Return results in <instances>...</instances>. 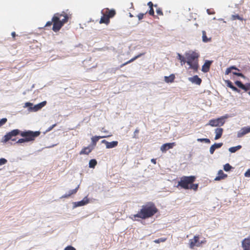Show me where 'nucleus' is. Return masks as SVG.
<instances>
[{
    "mask_svg": "<svg viewBox=\"0 0 250 250\" xmlns=\"http://www.w3.org/2000/svg\"><path fill=\"white\" fill-rule=\"evenodd\" d=\"M110 136H111V135H107V136H94V137H92L91 138V142H92V144L93 145L92 146H96V143L99 141V140L100 138H106V137H109Z\"/></svg>",
    "mask_w": 250,
    "mask_h": 250,
    "instance_id": "obj_17",
    "label": "nucleus"
},
{
    "mask_svg": "<svg viewBox=\"0 0 250 250\" xmlns=\"http://www.w3.org/2000/svg\"><path fill=\"white\" fill-rule=\"evenodd\" d=\"M89 199L87 196H85L80 201L73 202V208H74L78 207L83 206L89 203Z\"/></svg>",
    "mask_w": 250,
    "mask_h": 250,
    "instance_id": "obj_9",
    "label": "nucleus"
},
{
    "mask_svg": "<svg viewBox=\"0 0 250 250\" xmlns=\"http://www.w3.org/2000/svg\"><path fill=\"white\" fill-rule=\"evenodd\" d=\"M198 184H191L189 186L190 189H192L194 190H196L198 188Z\"/></svg>",
    "mask_w": 250,
    "mask_h": 250,
    "instance_id": "obj_37",
    "label": "nucleus"
},
{
    "mask_svg": "<svg viewBox=\"0 0 250 250\" xmlns=\"http://www.w3.org/2000/svg\"><path fill=\"white\" fill-rule=\"evenodd\" d=\"M195 180V177L194 176H183L178 182V186L184 189H189L190 185L194 182Z\"/></svg>",
    "mask_w": 250,
    "mask_h": 250,
    "instance_id": "obj_4",
    "label": "nucleus"
},
{
    "mask_svg": "<svg viewBox=\"0 0 250 250\" xmlns=\"http://www.w3.org/2000/svg\"><path fill=\"white\" fill-rule=\"evenodd\" d=\"M97 163V161L95 159H91L89 162V167L90 168H94Z\"/></svg>",
    "mask_w": 250,
    "mask_h": 250,
    "instance_id": "obj_29",
    "label": "nucleus"
},
{
    "mask_svg": "<svg viewBox=\"0 0 250 250\" xmlns=\"http://www.w3.org/2000/svg\"><path fill=\"white\" fill-rule=\"evenodd\" d=\"M20 133V130L18 129L12 130L11 131L7 133L4 136V140L2 142L6 143L11 139L13 137L16 136Z\"/></svg>",
    "mask_w": 250,
    "mask_h": 250,
    "instance_id": "obj_8",
    "label": "nucleus"
},
{
    "mask_svg": "<svg viewBox=\"0 0 250 250\" xmlns=\"http://www.w3.org/2000/svg\"><path fill=\"white\" fill-rule=\"evenodd\" d=\"M151 162L153 163V164H156V159H152L151 160Z\"/></svg>",
    "mask_w": 250,
    "mask_h": 250,
    "instance_id": "obj_58",
    "label": "nucleus"
},
{
    "mask_svg": "<svg viewBox=\"0 0 250 250\" xmlns=\"http://www.w3.org/2000/svg\"><path fill=\"white\" fill-rule=\"evenodd\" d=\"M147 5L149 7V8H150V7H153V4L151 1H149L147 3Z\"/></svg>",
    "mask_w": 250,
    "mask_h": 250,
    "instance_id": "obj_55",
    "label": "nucleus"
},
{
    "mask_svg": "<svg viewBox=\"0 0 250 250\" xmlns=\"http://www.w3.org/2000/svg\"><path fill=\"white\" fill-rule=\"evenodd\" d=\"M60 15H62L61 16L64 17V19H63L62 21L61 20V22L62 23V25L64 23H66L68 19V16L64 13V12H62V14H61Z\"/></svg>",
    "mask_w": 250,
    "mask_h": 250,
    "instance_id": "obj_30",
    "label": "nucleus"
},
{
    "mask_svg": "<svg viewBox=\"0 0 250 250\" xmlns=\"http://www.w3.org/2000/svg\"><path fill=\"white\" fill-rule=\"evenodd\" d=\"M218 20L223 21L224 22H226V21L223 19H219Z\"/></svg>",
    "mask_w": 250,
    "mask_h": 250,
    "instance_id": "obj_64",
    "label": "nucleus"
},
{
    "mask_svg": "<svg viewBox=\"0 0 250 250\" xmlns=\"http://www.w3.org/2000/svg\"><path fill=\"white\" fill-rule=\"evenodd\" d=\"M235 84L239 88L242 89H244V84L242 83L240 81H236L235 82Z\"/></svg>",
    "mask_w": 250,
    "mask_h": 250,
    "instance_id": "obj_33",
    "label": "nucleus"
},
{
    "mask_svg": "<svg viewBox=\"0 0 250 250\" xmlns=\"http://www.w3.org/2000/svg\"><path fill=\"white\" fill-rule=\"evenodd\" d=\"M118 144V141H112L111 142H108V143H107L106 148H108V149L112 148H114V147H115L116 146H117Z\"/></svg>",
    "mask_w": 250,
    "mask_h": 250,
    "instance_id": "obj_24",
    "label": "nucleus"
},
{
    "mask_svg": "<svg viewBox=\"0 0 250 250\" xmlns=\"http://www.w3.org/2000/svg\"><path fill=\"white\" fill-rule=\"evenodd\" d=\"M197 141L199 142H205V143L209 144L210 143V141L208 138H198Z\"/></svg>",
    "mask_w": 250,
    "mask_h": 250,
    "instance_id": "obj_32",
    "label": "nucleus"
},
{
    "mask_svg": "<svg viewBox=\"0 0 250 250\" xmlns=\"http://www.w3.org/2000/svg\"><path fill=\"white\" fill-rule=\"evenodd\" d=\"M79 188V185H78L75 189L70 190L71 193L70 194H73L77 192L78 188Z\"/></svg>",
    "mask_w": 250,
    "mask_h": 250,
    "instance_id": "obj_42",
    "label": "nucleus"
},
{
    "mask_svg": "<svg viewBox=\"0 0 250 250\" xmlns=\"http://www.w3.org/2000/svg\"><path fill=\"white\" fill-rule=\"evenodd\" d=\"M187 59V63L189 66V68L197 70L198 68V58L199 54L193 51L186 52L185 54Z\"/></svg>",
    "mask_w": 250,
    "mask_h": 250,
    "instance_id": "obj_2",
    "label": "nucleus"
},
{
    "mask_svg": "<svg viewBox=\"0 0 250 250\" xmlns=\"http://www.w3.org/2000/svg\"><path fill=\"white\" fill-rule=\"evenodd\" d=\"M144 14L143 13H140L138 15L137 17L138 18L139 20H142L144 17Z\"/></svg>",
    "mask_w": 250,
    "mask_h": 250,
    "instance_id": "obj_50",
    "label": "nucleus"
},
{
    "mask_svg": "<svg viewBox=\"0 0 250 250\" xmlns=\"http://www.w3.org/2000/svg\"><path fill=\"white\" fill-rule=\"evenodd\" d=\"M109 22V17L107 16L104 15L100 19V23H105L107 24Z\"/></svg>",
    "mask_w": 250,
    "mask_h": 250,
    "instance_id": "obj_27",
    "label": "nucleus"
},
{
    "mask_svg": "<svg viewBox=\"0 0 250 250\" xmlns=\"http://www.w3.org/2000/svg\"><path fill=\"white\" fill-rule=\"evenodd\" d=\"M223 132V129L222 128H217L215 129V136L214 138L215 140H218L220 138L222 135Z\"/></svg>",
    "mask_w": 250,
    "mask_h": 250,
    "instance_id": "obj_19",
    "label": "nucleus"
},
{
    "mask_svg": "<svg viewBox=\"0 0 250 250\" xmlns=\"http://www.w3.org/2000/svg\"><path fill=\"white\" fill-rule=\"evenodd\" d=\"M250 89V83H247L246 85H244V90L245 91H248Z\"/></svg>",
    "mask_w": 250,
    "mask_h": 250,
    "instance_id": "obj_40",
    "label": "nucleus"
},
{
    "mask_svg": "<svg viewBox=\"0 0 250 250\" xmlns=\"http://www.w3.org/2000/svg\"><path fill=\"white\" fill-rule=\"evenodd\" d=\"M225 83H226L227 86L229 87L230 88H231L232 90H233L237 93L240 92V90L239 89H238L237 87L234 86L233 85V83H232V82L231 81H230L229 80H226L225 81Z\"/></svg>",
    "mask_w": 250,
    "mask_h": 250,
    "instance_id": "obj_18",
    "label": "nucleus"
},
{
    "mask_svg": "<svg viewBox=\"0 0 250 250\" xmlns=\"http://www.w3.org/2000/svg\"><path fill=\"white\" fill-rule=\"evenodd\" d=\"M175 145V143H168L163 144L160 147V150L163 152H166L168 149L173 148Z\"/></svg>",
    "mask_w": 250,
    "mask_h": 250,
    "instance_id": "obj_11",
    "label": "nucleus"
},
{
    "mask_svg": "<svg viewBox=\"0 0 250 250\" xmlns=\"http://www.w3.org/2000/svg\"><path fill=\"white\" fill-rule=\"evenodd\" d=\"M139 132V130L138 129H136L134 132V135L133 138H137L138 137L136 136V134L138 133Z\"/></svg>",
    "mask_w": 250,
    "mask_h": 250,
    "instance_id": "obj_49",
    "label": "nucleus"
},
{
    "mask_svg": "<svg viewBox=\"0 0 250 250\" xmlns=\"http://www.w3.org/2000/svg\"><path fill=\"white\" fill-rule=\"evenodd\" d=\"M102 131L104 132H107V131L106 130H104V128H102Z\"/></svg>",
    "mask_w": 250,
    "mask_h": 250,
    "instance_id": "obj_62",
    "label": "nucleus"
},
{
    "mask_svg": "<svg viewBox=\"0 0 250 250\" xmlns=\"http://www.w3.org/2000/svg\"><path fill=\"white\" fill-rule=\"evenodd\" d=\"M62 15H59V13L55 14L52 18V21H53V26L52 29L54 32H57L60 30L63 26L62 23L61 22L60 17Z\"/></svg>",
    "mask_w": 250,
    "mask_h": 250,
    "instance_id": "obj_7",
    "label": "nucleus"
},
{
    "mask_svg": "<svg viewBox=\"0 0 250 250\" xmlns=\"http://www.w3.org/2000/svg\"><path fill=\"white\" fill-rule=\"evenodd\" d=\"M245 176L247 177H250V169L247 170V171L244 174Z\"/></svg>",
    "mask_w": 250,
    "mask_h": 250,
    "instance_id": "obj_47",
    "label": "nucleus"
},
{
    "mask_svg": "<svg viewBox=\"0 0 250 250\" xmlns=\"http://www.w3.org/2000/svg\"><path fill=\"white\" fill-rule=\"evenodd\" d=\"M231 19H232V20H236V19L241 20V18L240 17V16L238 15H232Z\"/></svg>",
    "mask_w": 250,
    "mask_h": 250,
    "instance_id": "obj_41",
    "label": "nucleus"
},
{
    "mask_svg": "<svg viewBox=\"0 0 250 250\" xmlns=\"http://www.w3.org/2000/svg\"><path fill=\"white\" fill-rule=\"evenodd\" d=\"M11 35L13 38H14L16 36V33L15 32H13Z\"/></svg>",
    "mask_w": 250,
    "mask_h": 250,
    "instance_id": "obj_60",
    "label": "nucleus"
},
{
    "mask_svg": "<svg viewBox=\"0 0 250 250\" xmlns=\"http://www.w3.org/2000/svg\"><path fill=\"white\" fill-rule=\"evenodd\" d=\"M145 54V53H140L139 54V55L135 56L134 58H132L131 59H130L129 61L126 62L122 64L121 65V67L125 65L126 64L129 63H130L132 62H133L134 61H135V60H136L137 59L139 58V57H140L141 56L144 55Z\"/></svg>",
    "mask_w": 250,
    "mask_h": 250,
    "instance_id": "obj_23",
    "label": "nucleus"
},
{
    "mask_svg": "<svg viewBox=\"0 0 250 250\" xmlns=\"http://www.w3.org/2000/svg\"><path fill=\"white\" fill-rule=\"evenodd\" d=\"M211 62L212 61L206 60L205 63L202 66V71L204 72H207L208 71Z\"/></svg>",
    "mask_w": 250,
    "mask_h": 250,
    "instance_id": "obj_16",
    "label": "nucleus"
},
{
    "mask_svg": "<svg viewBox=\"0 0 250 250\" xmlns=\"http://www.w3.org/2000/svg\"><path fill=\"white\" fill-rule=\"evenodd\" d=\"M166 240V238H160L158 239H156L154 241V242L155 243H160L161 242H164Z\"/></svg>",
    "mask_w": 250,
    "mask_h": 250,
    "instance_id": "obj_36",
    "label": "nucleus"
},
{
    "mask_svg": "<svg viewBox=\"0 0 250 250\" xmlns=\"http://www.w3.org/2000/svg\"><path fill=\"white\" fill-rule=\"evenodd\" d=\"M148 13H149V15H150L151 16H153L154 15V11L153 9V7H150Z\"/></svg>",
    "mask_w": 250,
    "mask_h": 250,
    "instance_id": "obj_46",
    "label": "nucleus"
},
{
    "mask_svg": "<svg viewBox=\"0 0 250 250\" xmlns=\"http://www.w3.org/2000/svg\"><path fill=\"white\" fill-rule=\"evenodd\" d=\"M64 250H76V249L72 246H68L65 247Z\"/></svg>",
    "mask_w": 250,
    "mask_h": 250,
    "instance_id": "obj_43",
    "label": "nucleus"
},
{
    "mask_svg": "<svg viewBox=\"0 0 250 250\" xmlns=\"http://www.w3.org/2000/svg\"><path fill=\"white\" fill-rule=\"evenodd\" d=\"M244 250H250V238H245L242 242Z\"/></svg>",
    "mask_w": 250,
    "mask_h": 250,
    "instance_id": "obj_14",
    "label": "nucleus"
},
{
    "mask_svg": "<svg viewBox=\"0 0 250 250\" xmlns=\"http://www.w3.org/2000/svg\"><path fill=\"white\" fill-rule=\"evenodd\" d=\"M52 22H53V21H47V22H46V24H45V26L47 27V26H51V25H52Z\"/></svg>",
    "mask_w": 250,
    "mask_h": 250,
    "instance_id": "obj_52",
    "label": "nucleus"
},
{
    "mask_svg": "<svg viewBox=\"0 0 250 250\" xmlns=\"http://www.w3.org/2000/svg\"><path fill=\"white\" fill-rule=\"evenodd\" d=\"M175 76L173 74L170 75L169 76H165L164 77L165 81L167 83L173 82Z\"/></svg>",
    "mask_w": 250,
    "mask_h": 250,
    "instance_id": "obj_25",
    "label": "nucleus"
},
{
    "mask_svg": "<svg viewBox=\"0 0 250 250\" xmlns=\"http://www.w3.org/2000/svg\"><path fill=\"white\" fill-rule=\"evenodd\" d=\"M232 73L234 75L241 77V78H242L244 79L246 78V77L241 73H238V72H232Z\"/></svg>",
    "mask_w": 250,
    "mask_h": 250,
    "instance_id": "obj_35",
    "label": "nucleus"
},
{
    "mask_svg": "<svg viewBox=\"0 0 250 250\" xmlns=\"http://www.w3.org/2000/svg\"><path fill=\"white\" fill-rule=\"evenodd\" d=\"M70 193H71V191H70V190L68 192V193H67V194H68V195L69 196H70V195H72V194H70Z\"/></svg>",
    "mask_w": 250,
    "mask_h": 250,
    "instance_id": "obj_63",
    "label": "nucleus"
},
{
    "mask_svg": "<svg viewBox=\"0 0 250 250\" xmlns=\"http://www.w3.org/2000/svg\"><path fill=\"white\" fill-rule=\"evenodd\" d=\"M93 146H89L83 148L80 152V154H88L92 150Z\"/></svg>",
    "mask_w": 250,
    "mask_h": 250,
    "instance_id": "obj_20",
    "label": "nucleus"
},
{
    "mask_svg": "<svg viewBox=\"0 0 250 250\" xmlns=\"http://www.w3.org/2000/svg\"><path fill=\"white\" fill-rule=\"evenodd\" d=\"M231 69L230 68V67H228L226 69V71H225V74L226 75H229L231 72Z\"/></svg>",
    "mask_w": 250,
    "mask_h": 250,
    "instance_id": "obj_44",
    "label": "nucleus"
},
{
    "mask_svg": "<svg viewBox=\"0 0 250 250\" xmlns=\"http://www.w3.org/2000/svg\"><path fill=\"white\" fill-rule=\"evenodd\" d=\"M108 12V14L107 16L109 17V18L113 17L115 14V11L114 10H109L108 9H107L106 10V12Z\"/></svg>",
    "mask_w": 250,
    "mask_h": 250,
    "instance_id": "obj_31",
    "label": "nucleus"
},
{
    "mask_svg": "<svg viewBox=\"0 0 250 250\" xmlns=\"http://www.w3.org/2000/svg\"><path fill=\"white\" fill-rule=\"evenodd\" d=\"M7 121V119L6 118H4L1 119L0 120V127L2 126L3 125H4Z\"/></svg>",
    "mask_w": 250,
    "mask_h": 250,
    "instance_id": "obj_38",
    "label": "nucleus"
},
{
    "mask_svg": "<svg viewBox=\"0 0 250 250\" xmlns=\"http://www.w3.org/2000/svg\"><path fill=\"white\" fill-rule=\"evenodd\" d=\"M228 115L221 116L217 119L210 120L206 125H210L212 127L221 126L224 125L225 123V119L228 118Z\"/></svg>",
    "mask_w": 250,
    "mask_h": 250,
    "instance_id": "obj_6",
    "label": "nucleus"
},
{
    "mask_svg": "<svg viewBox=\"0 0 250 250\" xmlns=\"http://www.w3.org/2000/svg\"><path fill=\"white\" fill-rule=\"evenodd\" d=\"M206 242L205 240H202L200 242V246L202 244L205 243Z\"/></svg>",
    "mask_w": 250,
    "mask_h": 250,
    "instance_id": "obj_61",
    "label": "nucleus"
},
{
    "mask_svg": "<svg viewBox=\"0 0 250 250\" xmlns=\"http://www.w3.org/2000/svg\"><path fill=\"white\" fill-rule=\"evenodd\" d=\"M231 168H232V167L228 163L224 166V169L226 171H229Z\"/></svg>",
    "mask_w": 250,
    "mask_h": 250,
    "instance_id": "obj_34",
    "label": "nucleus"
},
{
    "mask_svg": "<svg viewBox=\"0 0 250 250\" xmlns=\"http://www.w3.org/2000/svg\"><path fill=\"white\" fill-rule=\"evenodd\" d=\"M69 197V196L68 195V194L66 193L65 194L62 195L61 197V198H67V197Z\"/></svg>",
    "mask_w": 250,
    "mask_h": 250,
    "instance_id": "obj_56",
    "label": "nucleus"
},
{
    "mask_svg": "<svg viewBox=\"0 0 250 250\" xmlns=\"http://www.w3.org/2000/svg\"><path fill=\"white\" fill-rule=\"evenodd\" d=\"M56 126V124H54L53 125H51V126H50L48 129L47 130V131H50L51 130H52L55 126Z\"/></svg>",
    "mask_w": 250,
    "mask_h": 250,
    "instance_id": "obj_54",
    "label": "nucleus"
},
{
    "mask_svg": "<svg viewBox=\"0 0 250 250\" xmlns=\"http://www.w3.org/2000/svg\"><path fill=\"white\" fill-rule=\"evenodd\" d=\"M223 146L222 143H214L209 148V152L211 154H213L216 149L220 148Z\"/></svg>",
    "mask_w": 250,
    "mask_h": 250,
    "instance_id": "obj_15",
    "label": "nucleus"
},
{
    "mask_svg": "<svg viewBox=\"0 0 250 250\" xmlns=\"http://www.w3.org/2000/svg\"><path fill=\"white\" fill-rule=\"evenodd\" d=\"M199 236H194L193 239L190 240V248H193L195 246L200 247Z\"/></svg>",
    "mask_w": 250,
    "mask_h": 250,
    "instance_id": "obj_12",
    "label": "nucleus"
},
{
    "mask_svg": "<svg viewBox=\"0 0 250 250\" xmlns=\"http://www.w3.org/2000/svg\"><path fill=\"white\" fill-rule=\"evenodd\" d=\"M46 101H43L36 105H34L32 103L30 102H26L25 103L23 107H28V111L30 112H36L42 108L46 105Z\"/></svg>",
    "mask_w": 250,
    "mask_h": 250,
    "instance_id": "obj_5",
    "label": "nucleus"
},
{
    "mask_svg": "<svg viewBox=\"0 0 250 250\" xmlns=\"http://www.w3.org/2000/svg\"><path fill=\"white\" fill-rule=\"evenodd\" d=\"M7 162V161L6 159L0 158V166L5 164Z\"/></svg>",
    "mask_w": 250,
    "mask_h": 250,
    "instance_id": "obj_39",
    "label": "nucleus"
},
{
    "mask_svg": "<svg viewBox=\"0 0 250 250\" xmlns=\"http://www.w3.org/2000/svg\"><path fill=\"white\" fill-rule=\"evenodd\" d=\"M177 59L179 60L180 61L183 60L185 58L184 57H183L182 55H181L180 53H178L177 54Z\"/></svg>",
    "mask_w": 250,
    "mask_h": 250,
    "instance_id": "obj_45",
    "label": "nucleus"
},
{
    "mask_svg": "<svg viewBox=\"0 0 250 250\" xmlns=\"http://www.w3.org/2000/svg\"><path fill=\"white\" fill-rule=\"evenodd\" d=\"M202 41L204 42H208L211 41V38H208L206 35V32L205 31H202Z\"/></svg>",
    "mask_w": 250,
    "mask_h": 250,
    "instance_id": "obj_26",
    "label": "nucleus"
},
{
    "mask_svg": "<svg viewBox=\"0 0 250 250\" xmlns=\"http://www.w3.org/2000/svg\"><path fill=\"white\" fill-rule=\"evenodd\" d=\"M227 176V175L225 174L223 170H220L219 171H218V176H216L214 180L215 181H220L221 180V179H223L224 178H225V177H226Z\"/></svg>",
    "mask_w": 250,
    "mask_h": 250,
    "instance_id": "obj_21",
    "label": "nucleus"
},
{
    "mask_svg": "<svg viewBox=\"0 0 250 250\" xmlns=\"http://www.w3.org/2000/svg\"><path fill=\"white\" fill-rule=\"evenodd\" d=\"M107 143H108V142L107 141H106L105 140H103L102 141V143L105 144L106 146L107 145Z\"/></svg>",
    "mask_w": 250,
    "mask_h": 250,
    "instance_id": "obj_57",
    "label": "nucleus"
},
{
    "mask_svg": "<svg viewBox=\"0 0 250 250\" xmlns=\"http://www.w3.org/2000/svg\"><path fill=\"white\" fill-rule=\"evenodd\" d=\"M157 212V209L155 205L152 203H149L147 205L143 206L140 211L138 213L133 215L131 217V219L135 220V218L138 217L145 219L151 217Z\"/></svg>",
    "mask_w": 250,
    "mask_h": 250,
    "instance_id": "obj_1",
    "label": "nucleus"
},
{
    "mask_svg": "<svg viewBox=\"0 0 250 250\" xmlns=\"http://www.w3.org/2000/svg\"><path fill=\"white\" fill-rule=\"evenodd\" d=\"M21 133V135L24 138L20 139L17 142L18 144L23 143L34 140L35 138L41 134L40 131H33L31 130H27L22 131Z\"/></svg>",
    "mask_w": 250,
    "mask_h": 250,
    "instance_id": "obj_3",
    "label": "nucleus"
},
{
    "mask_svg": "<svg viewBox=\"0 0 250 250\" xmlns=\"http://www.w3.org/2000/svg\"><path fill=\"white\" fill-rule=\"evenodd\" d=\"M242 146L241 145H238L235 146H233L229 147V151L231 153H235L237 150H239L240 148H241Z\"/></svg>",
    "mask_w": 250,
    "mask_h": 250,
    "instance_id": "obj_28",
    "label": "nucleus"
},
{
    "mask_svg": "<svg viewBox=\"0 0 250 250\" xmlns=\"http://www.w3.org/2000/svg\"><path fill=\"white\" fill-rule=\"evenodd\" d=\"M188 80L191 83L197 85H200L202 82V80L197 75H195L192 77H189Z\"/></svg>",
    "mask_w": 250,
    "mask_h": 250,
    "instance_id": "obj_13",
    "label": "nucleus"
},
{
    "mask_svg": "<svg viewBox=\"0 0 250 250\" xmlns=\"http://www.w3.org/2000/svg\"><path fill=\"white\" fill-rule=\"evenodd\" d=\"M207 13H208V15H210V14H214V12H213V13H210V12H209V9H207Z\"/></svg>",
    "mask_w": 250,
    "mask_h": 250,
    "instance_id": "obj_59",
    "label": "nucleus"
},
{
    "mask_svg": "<svg viewBox=\"0 0 250 250\" xmlns=\"http://www.w3.org/2000/svg\"><path fill=\"white\" fill-rule=\"evenodd\" d=\"M230 67L231 70H237L238 71H240V70L234 65L231 66Z\"/></svg>",
    "mask_w": 250,
    "mask_h": 250,
    "instance_id": "obj_53",
    "label": "nucleus"
},
{
    "mask_svg": "<svg viewBox=\"0 0 250 250\" xmlns=\"http://www.w3.org/2000/svg\"><path fill=\"white\" fill-rule=\"evenodd\" d=\"M156 13L159 15H163V13L160 8H158L156 10Z\"/></svg>",
    "mask_w": 250,
    "mask_h": 250,
    "instance_id": "obj_48",
    "label": "nucleus"
},
{
    "mask_svg": "<svg viewBox=\"0 0 250 250\" xmlns=\"http://www.w3.org/2000/svg\"><path fill=\"white\" fill-rule=\"evenodd\" d=\"M250 132V126H245L241 128L240 130L237 132V137L238 138H241L244 135Z\"/></svg>",
    "mask_w": 250,
    "mask_h": 250,
    "instance_id": "obj_10",
    "label": "nucleus"
},
{
    "mask_svg": "<svg viewBox=\"0 0 250 250\" xmlns=\"http://www.w3.org/2000/svg\"><path fill=\"white\" fill-rule=\"evenodd\" d=\"M186 62H187V61H186L185 58L180 61V63H181V65H183Z\"/></svg>",
    "mask_w": 250,
    "mask_h": 250,
    "instance_id": "obj_51",
    "label": "nucleus"
},
{
    "mask_svg": "<svg viewBox=\"0 0 250 250\" xmlns=\"http://www.w3.org/2000/svg\"><path fill=\"white\" fill-rule=\"evenodd\" d=\"M145 54V53H140L139 54V55L135 56L134 58H132L131 59H130L129 61L126 62L122 64L121 65V67L125 65L126 64L129 63H130L132 62H133L134 61H135V60H136L137 59L139 58V57H140L141 56L144 55Z\"/></svg>",
    "mask_w": 250,
    "mask_h": 250,
    "instance_id": "obj_22",
    "label": "nucleus"
}]
</instances>
